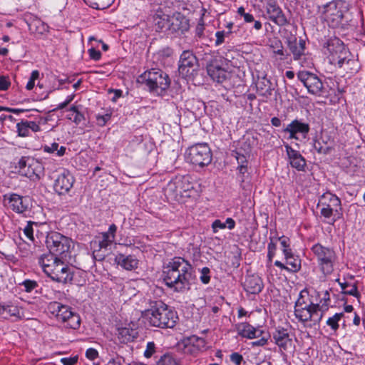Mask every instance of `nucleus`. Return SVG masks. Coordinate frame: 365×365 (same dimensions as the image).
Masks as SVG:
<instances>
[{
    "label": "nucleus",
    "instance_id": "nucleus-9",
    "mask_svg": "<svg viewBox=\"0 0 365 365\" xmlns=\"http://www.w3.org/2000/svg\"><path fill=\"white\" fill-rule=\"evenodd\" d=\"M324 48L327 49V53H329L331 63L334 65H336L340 61H344L346 56H351L344 43L338 38L329 39L324 43Z\"/></svg>",
    "mask_w": 365,
    "mask_h": 365
},
{
    "label": "nucleus",
    "instance_id": "nucleus-59",
    "mask_svg": "<svg viewBox=\"0 0 365 365\" xmlns=\"http://www.w3.org/2000/svg\"><path fill=\"white\" fill-rule=\"evenodd\" d=\"M237 169L238 170V171L240 174V180L242 184L243 182H245V178L247 176H248V175H249L248 168H247V166L241 165V166H237Z\"/></svg>",
    "mask_w": 365,
    "mask_h": 365
},
{
    "label": "nucleus",
    "instance_id": "nucleus-58",
    "mask_svg": "<svg viewBox=\"0 0 365 365\" xmlns=\"http://www.w3.org/2000/svg\"><path fill=\"white\" fill-rule=\"evenodd\" d=\"M350 289L342 291V293L344 294L351 295L359 298L360 297V294L358 292L357 286L356 284L350 285Z\"/></svg>",
    "mask_w": 365,
    "mask_h": 365
},
{
    "label": "nucleus",
    "instance_id": "nucleus-48",
    "mask_svg": "<svg viewBox=\"0 0 365 365\" xmlns=\"http://www.w3.org/2000/svg\"><path fill=\"white\" fill-rule=\"evenodd\" d=\"M26 292H31L38 287V283L35 280L26 279L21 284Z\"/></svg>",
    "mask_w": 365,
    "mask_h": 365
},
{
    "label": "nucleus",
    "instance_id": "nucleus-19",
    "mask_svg": "<svg viewBox=\"0 0 365 365\" xmlns=\"http://www.w3.org/2000/svg\"><path fill=\"white\" fill-rule=\"evenodd\" d=\"M267 14L269 19L279 26H283L289 24V21L281 8L273 0H269L266 6Z\"/></svg>",
    "mask_w": 365,
    "mask_h": 365
},
{
    "label": "nucleus",
    "instance_id": "nucleus-28",
    "mask_svg": "<svg viewBox=\"0 0 365 365\" xmlns=\"http://www.w3.org/2000/svg\"><path fill=\"white\" fill-rule=\"evenodd\" d=\"M244 287L250 294H258L263 288L262 280L258 275H249L245 279Z\"/></svg>",
    "mask_w": 365,
    "mask_h": 365
},
{
    "label": "nucleus",
    "instance_id": "nucleus-46",
    "mask_svg": "<svg viewBox=\"0 0 365 365\" xmlns=\"http://www.w3.org/2000/svg\"><path fill=\"white\" fill-rule=\"evenodd\" d=\"M267 258H268V262L271 263L272 262V259L275 255V252L277 250V244L274 242L273 238L270 237V242L268 244L267 246Z\"/></svg>",
    "mask_w": 365,
    "mask_h": 365
},
{
    "label": "nucleus",
    "instance_id": "nucleus-14",
    "mask_svg": "<svg viewBox=\"0 0 365 365\" xmlns=\"http://www.w3.org/2000/svg\"><path fill=\"white\" fill-rule=\"evenodd\" d=\"M197 64V59L194 53L189 50L184 51L179 60L178 71L180 75L184 78L191 76Z\"/></svg>",
    "mask_w": 365,
    "mask_h": 365
},
{
    "label": "nucleus",
    "instance_id": "nucleus-43",
    "mask_svg": "<svg viewBox=\"0 0 365 365\" xmlns=\"http://www.w3.org/2000/svg\"><path fill=\"white\" fill-rule=\"evenodd\" d=\"M270 82L268 80L265 81L259 82L257 84V91H262V96L271 95Z\"/></svg>",
    "mask_w": 365,
    "mask_h": 365
},
{
    "label": "nucleus",
    "instance_id": "nucleus-41",
    "mask_svg": "<svg viewBox=\"0 0 365 365\" xmlns=\"http://www.w3.org/2000/svg\"><path fill=\"white\" fill-rule=\"evenodd\" d=\"M157 365H179V361L169 354H165L159 359Z\"/></svg>",
    "mask_w": 365,
    "mask_h": 365
},
{
    "label": "nucleus",
    "instance_id": "nucleus-29",
    "mask_svg": "<svg viewBox=\"0 0 365 365\" xmlns=\"http://www.w3.org/2000/svg\"><path fill=\"white\" fill-rule=\"evenodd\" d=\"M242 148L245 153H242L240 150H235L233 151L232 156L235 158L238 166H248V158H250V153L251 151L250 138L245 139V141L244 142V147Z\"/></svg>",
    "mask_w": 365,
    "mask_h": 365
},
{
    "label": "nucleus",
    "instance_id": "nucleus-54",
    "mask_svg": "<svg viewBox=\"0 0 365 365\" xmlns=\"http://www.w3.org/2000/svg\"><path fill=\"white\" fill-rule=\"evenodd\" d=\"M30 160H34L32 158H26V157H22L18 162V165L16 167V168H19V173H20L21 170H24L28 166L29 163H31Z\"/></svg>",
    "mask_w": 365,
    "mask_h": 365
},
{
    "label": "nucleus",
    "instance_id": "nucleus-20",
    "mask_svg": "<svg viewBox=\"0 0 365 365\" xmlns=\"http://www.w3.org/2000/svg\"><path fill=\"white\" fill-rule=\"evenodd\" d=\"M206 344L203 338L192 335L185 340L184 351L186 354L195 356L206 350Z\"/></svg>",
    "mask_w": 365,
    "mask_h": 365
},
{
    "label": "nucleus",
    "instance_id": "nucleus-32",
    "mask_svg": "<svg viewBox=\"0 0 365 365\" xmlns=\"http://www.w3.org/2000/svg\"><path fill=\"white\" fill-rule=\"evenodd\" d=\"M339 68H342L348 73H355L359 71V62L353 58L346 56L344 61H340L337 63Z\"/></svg>",
    "mask_w": 365,
    "mask_h": 365
},
{
    "label": "nucleus",
    "instance_id": "nucleus-26",
    "mask_svg": "<svg viewBox=\"0 0 365 365\" xmlns=\"http://www.w3.org/2000/svg\"><path fill=\"white\" fill-rule=\"evenodd\" d=\"M287 46L291 53L293 54L294 60H298L304 54L305 41L300 38L297 41L294 36H290L287 39Z\"/></svg>",
    "mask_w": 365,
    "mask_h": 365
},
{
    "label": "nucleus",
    "instance_id": "nucleus-21",
    "mask_svg": "<svg viewBox=\"0 0 365 365\" xmlns=\"http://www.w3.org/2000/svg\"><path fill=\"white\" fill-rule=\"evenodd\" d=\"M9 204L13 211L17 213H23L29 209L30 200L28 197L12 193L9 197Z\"/></svg>",
    "mask_w": 365,
    "mask_h": 365
},
{
    "label": "nucleus",
    "instance_id": "nucleus-10",
    "mask_svg": "<svg viewBox=\"0 0 365 365\" xmlns=\"http://www.w3.org/2000/svg\"><path fill=\"white\" fill-rule=\"evenodd\" d=\"M63 260L60 258L52 269H48L47 276L53 281L66 284L72 282L74 269L65 264Z\"/></svg>",
    "mask_w": 365,
    "mask_h": 365
},
{
    "label": "nucleus",
    "instance_id": "nucleus-13",
    "mask_svg": "<svg viewBox=\"0 0 365 365\" xmlns=\"http://www.w3.org/2000/svg\"><path fill=\"white\" fill-rule=\"evenodd\" d=\"M206 71L210 78L217 83H222L230 76V73L222 66L221 61L217 58L207 61Z\"/></svg>",
    "mask_w": 365,
    "mask_h": 365
},
{
    "label": "nucleus",
    "instance_id": "nucleus-64",
    "mask_svg": "<svg viewBox=\"0 0 365 365\" xmlns=\"http://www.w3.org/2000/svg\"><path fill=\"white\" fill-rule=\"evenodd\" d=\"M78 361V357H69V358H62L61 359V362L63 365H74Z\"/></svg>",
    "mask_w": 365,
    "mask_h": 365
},
{
    "label": "nucleus",
    "instance_id": "nucleus-56",
    "mask_svg": "<svg viewBox=\"0 0 365 365\" xmlns=\"http://www.w3.org/2000/svg\"><path fill=\"white\" fill-rule=\"evenodd\" d=\"M155 351V344L153 341H150L147 344L146 349L144 351V356L146 358H150Z\"/></svg>",
    "mask_w": 365,
    "mask_h": 365
},
{
    "label": "nucleus",
    "instance_id": "nucleus-42",
    "mask_svg": "<svg viewBox=\"0 0 365 365\" xmlns=\"http://www.w3.org/2000/svg\"><path fill=\"white\" fill-rule=\"evenodd\" d=\"M16 129L18 135L20 137H27L30 135V132L28 128L25 120H21L16 124Z\"/></svg>",
    "mask_w": 365,
    "mask_h": 365
},
{
    "label": "nucleus",
    "instance_id": "nucleus-2",
    "mask_svg": "<svg viewBox=\"0 0 365 365\" xmlns=\"http://www.w3.org/2000/svg\"><path fill=\"white\" fill-rule=\"evenodd\" d=\"M143 317L150 326L163 329L173 328L178 319L177 313L161 301L152 302Z\"/></svg>",
    "mask_w": 365,
    "mask_h": 365
},
{
    "label": "nucleus",
    "instance_id": "nucleus-36",
    "mask_svg": "<svg viewBox=\"0 0 365 365\" xmlns=\"http://www.w3.org/2000/svg\"><path fill=\"white\" fill-rule=\"evenodd\" d=\"M235 222L231 217L227 218L225 222H222L220 220H215L212 224V228L215 233L217 232L219 230L225 229L226 227L229 230H232L235 228Z\"/></svg>",
    "mask_w": 365,
    "mask_h": 365
},
{
    "label": "nucleus",
    "instance_id": "nucleus-30",
    "mask_svg": "<svg viewBox=\"0 0 365 365\" xmlns=\"http://www.w3.org/2000/svg\"><path fill=\"white\" fill-rule=\"evenodd\" d=\"M235 329L238 334L242 337L255 339L259 336L258 330L248 323H239L235 325Z\"/></svg>",
    "mask_w": 365,
    "mask_h": 365
},
{
    "label": "nucleus",
    "instance_id": "nucleus-63",
    "mask_svg": "<svg viewBox=\"0 0 365 365\" xmlns=\"http://www.w3.org/2000/svg\"><path fill=\"white\" fill-rule=\"evenodd\" d=\"M93 255V258L95 259L99 260V261L103 260L106 255L105 252H102V250H100V249H98V250L95 249Z\"/></svg>",
    "mask_w": 365,
    "mask_h": 365
},
{
    "label": "nucleus",
    "instance_id": "nucleus-52",
    "mask_svg": "<svg viewBox=\"0 0 365 365\" xmlns=\"http://www.w3.org/2000/svg\"><path fill=\"white\" fill-rule=\"evenodd\" d=\"M39 77V72L37 70L33 71L30 78L26 86V88L31 91L34 87L35 81Z\"/></svg>",
    "mask_w": 365,
    "mask_h": 365
},
{
    "label": "nucleus",
    "instance_id": "nucleus-18",
    "mask_svg": "<svg viewBox=\"0 0 365 365\" xmlns=\"http://www.w3.org/2000/svg\"><path fill=\"white\" fill-rule=\"evenodd\" d=\"M310 130L309 125L302 120L295 119L283 129V132L289 134V139L299 140L298 134H301L304 138L307 136Z\"/></svg>",
    "mask_w": 365,
    "mask_h": 365
},
{
    "label": "nucleus",
    "instance_id": "nucleus-27",
    "mask_svg": "<svg viewBox=\"0 0 365 365\" xmlns=\"http://www.w3.org/2000/svg\"><path fill=\"white\" fill-rule=\"evenodd\" d=\"M170 19V16L165 14L162 11H157L153 16V23L155 31L168 34Z\"/></svg>",
    "mask_w": 365,
    "mask_h": 365
},
{
    "label": "nucleus",
    "instance_id": "nucleus-11",
    "mask_svg": "<svg viewBox=\"0 0 365 365\" xmlns=\"http://www.w3.org/2000/svg\"><path fill=\"white\" fill-rule=\"evenodd\" d=\"M297 78L307 88L309 93L319 96L323 94V83L315 73L307 71H301L297 73Z\"/></svg>",
    "mask_w": 365,
    "mask_h": 365
},
{
    "label": "nucleus",
    "instance_id": "nucleus-37",
    "mask_svg": "<svg viewBox=\"0 0 365 365\" xmlns=\"http://www.w3.org/2000/svg\"><path fill=\"white\" fill-rule=\"evenodd\" d=\"M63 323L67 328L77 329L79 328L81 324V318L77 313L73 312L65 322H63Z\"/></svg>",
    "mask_w": 365,
    "mask_h": 365
},
{
    "label": "nucleus",
    "instance_id": "nucleus-31",
    "mask_svg": "<svg viewBox=\"0 0 365 365\" xmlns=\"http://www.w3.org/2000/svg\"><path fill=\"white\" fill-rule=\"evenodd\" d=\"M60 257L51 253L42 255L38 259V263L41 266L44 273L48 275V269H51L53 266L58 261Z\"/></svg>",
    "mask_w": 365,
    "mask_h": 365
},
{
    "label": "nucleus",
    "instance_id": "nucleus-15",
    "mask_svg": "<svg viewBox=\"0 0 365 365\" xmlns=\"http://www.w3.org/2000/svg\"><path fill=\"white\" fill-rule=\"evenodd\" d=\"M74 182L72 174L68 170H63L55 180L53 189L58 195H65L72 188Z\"/></svg>",
    "mask_w": 365,
    "mask_h": 365
},
{
    "label": "nucleus",
    "instance_id": "nucleus-33",
    "mask_svg": "<svg viewBox=\"0 0 365 365\" xmlns=\"http://www.w3.org/2000/svg\"><path fill=\"white\" fill-rule=\"evenodd\" d=\"M138 336V332L135 329L122 327L118 329V338L123 343L134 341Z\"/></svg>",
    "mask_w": 365,
    "mask_h": 365
},
{
    "label": "nucleus",
    "instance_id": "nucleus-49",
    "mask_svg": "<svg viewBox=\"0 0 365 365\" xmlns=\"http://www.w3.org/2000/svg\"><path fill=\"white\" fill-rule=\"evenodd\" d=\"M278 240L280 241V244L283 247L282 251L284 255H287L288 254L292 253V250L289 248V240L284 236L279 237Z\"/></svg>",
    "mask_w": 365,
    "mask_h": 365
},
{
    "label": "nucleus",
    "instance_id": "nucleus-23",
    "mask_svg": "<svg viewBox=\"0 0 365 365\" xmlns=\"http://www.w3.org/2000/svg\"><path fill=\"white\" fill-rule=\"evenodd\" d=\"M26 169L20 171V174L30 178L32 180H40L43 175L44 169L42 164L36 160H30Z\"/></svg>",
    "mask_w": 365,
    "mask_h": 365
},
{
    "label": "nucleus",
    "instance_id": "nucleus-35",
    "mask_svg": "<svg viewBox=\"0 0 365 365\" xmlns=\"http://www.w3.org/2000/svg\"><path fill=\"white\" fill-rule=\"evenodd\" d=\"M286 259V264H287V270L290 272H297L301 268V260L297 256L295 257L292 252L284 255Z\"/></svg>",
    "mask_w": 365,
    "mask_h": 365
},
{
    "label": "nucleus",
    "instance_id": "nucleus-45",
    "mask_svg": "<svg viewBox=\"0 0 365 365\" xmlns=\"http://www.w3.org/2000/svg\"><path fill=\"white\" fill-rule=\"evenodd\" d=\"M314 148L319 154L327 155L330 153L331 148L330 146H323L319 140H315L314 143Z\"/></svg>",
    "mask_w": 365,
    "mask_h": 365
},
{
    "label": "nucleus",
    "instance_id": "nucleus-12",
    "mask_svg": "<svg viewBox=\"0 0 365 365\" xmlns=\"http://www.w3.org/2000/svg\"><path fill=\"white\" fill-rule=\"evenodd\" d=\"M320 312V304H316L308 308L300 307L295 309L294 315L299 322L304 324L312 322L314 325H316L320 322L323 317V313Z\"/></svg>",
    "mask_w": 365,
    "mask_h": 365
},
{
    "label": "nucleus",
    "instance_id": "nucleus-47",
    "mask_svg": "<svg viewBox=\"0 0 365 365\" xmlns=\"http://www.w3.org/2000/svg\"><path fill=\"white\" fill-rule=\"evenodd\" d=\"M179 181L182 182V185H180V187H182L180 189V195L183 196L184 192H186L187 191H190L191 189L193 188L192 185L190 183L188 179L187 178H183L182 179H179Z\"/></svg>",
    "mask_w": 365,
    "mask_h": 365
},
{
    "label": "nucleus",
    "instance_id": "nucleus-50",
    "mask_svg": "<svg viewBox=\"0 0 365 365\" xmlns=\"http://www.w3.org/2000/svg\"><path fill=\"white\" fill-rule=\"evenodd\" d=\"M272 47L275 48L273 52L275 54L280 56L281 59L284 60L286 58V55L284 54L283 46L280 41H275L274 45H272Z\"/></svg>",
    "mask_w": 365,
    "mask_h": 365
},
{
    "label": "nucleus",
    "instance_id": "nucleus-3",
    "mask_svg": "<svg viewBox=\"0 0 365 365\" xmlns=\"http://www.w3.org/2000/svg\"><path fill=\"white\" fill-rule=\"evenodd\" d=\"M321 17L330 27L336 28L346 25L349 21L347 17L348 4L342 0H333L322 7H319Z\"/></svg>",
    "mask_w": 365,
    "mask_h": 365
},
{
    "label": "nucleus",
    "instance_id": "nucleus-8",
    "mask_svg": "<svg viewBox=\"0 0 365 365\" xmlns=\"http://www.w3.org/2000/svg\"><path fill=\"white\" fill-rule=\"evenodd\" d=\"M187 160L192 164L203 167L212 161V153L207 143H197L188 149Z\"/></svg>",
    "mask_w": 365,
    "mask_h": 365
},
{
    "label": "nucleus",
    "instance_id": "nucleus-38",
    "mask_svg": "<svg viewBox=\"0 0 365 365\" xmlns=\"http://www.w3.org/2000/svg\"><path fill=\"white\" fill-rule=\"evenodd\" d=\"M306 294H308V292L306 289H303L299 292V297L295 302L294 309L300 307L308 308L316 304L312 302H308L306 301L304 299Z\"/></svg>",
    "mask_w": 365,
    "mask_h": 365
},
{
    "label": "nucleus",
    "instance_id": "nucleus-5",
    "mask_svg": "<svg viewBox=\"0 0 365 365\" xmlns=\"http://www.w3.org/2000/svg\"><path fill=\"white\" fill-rule=\"evenodd\" d=\"M46 245L51 253L68 261L71 250L74 247L73 240L58 232H50L46 237Z\"/></svg>",
    "mask_w": 365,
    "mask_h": 365
},
{
    "label": "nucleus",
    "instance_id": "nucleus-40",
    "mask_svg": "<svg viewBox=\"0 0 365 365\" xmlns=\"http://www.w3.org/2000/svg\"><path fill=\"white\" fill-rule=\"evenodd\" d=\"M180 185H182V182L179 181V179H176L175 180L171 181L168 183L165 191L168 193L173 192V195L177 197L178 195H180V189L182 188Z\"/></svg>",
    "mask_w": 365,
    "mask_h": 365
},
{
    "label": "nucleus",
    "instance_id": "nucleus-55",
    "mask_svg": "<svg viewBox=\"0 0 365 365\" xmlns=\"http://www.w3.org/2000/svg\"><path fill=\"white\" fill-rule=\"evenodd\" d=\"M231 33V31L225 32V31H220L216 32L215 36H216V41H215V45L219 46L221 45L224 41L225 37L226 35H228Z\"/></svg>",
    "mask_w": 365,
    "mask_h": 365
},
{
    "label": "nucleus",
    "instance_id": "nucleus-53",
    "mask_svg": "<svg viewBox=\"0 0 365 365\" xmlns=\"http://www.w3.org/2000/svg\"><path fill=\"white\" fill-rule=\"evenodd\" d=\"M210 270L208 267H205L200 271V280L201 282L206 284L210 282Z\"/></svg>",
    "mask_w": 365,
    "mask_h": 365
},
{
    "label": "nucleus",
    "instance_id": "nucleus-22",
    "mask_svg": "<svg viewBox=\"0 0 365 365\" xmlns=\"http://www.w3.org/2000/svg\"><path fill=\"white\" fill-rule=\"evenodd\" d=\"M284 148L291 166L299 171L304 170L306 166L304 158L298 150L293 149L288 143L284 144Z\"/></svg>",
    "mask_w": 365,
    "mask_h": 365
},
{
    "label": "nucleus",
    "instance_id": "nucleus-57",
    "mask_svg": "<svg viewBox=\"0 0 365 365\" xmlns=\"http://www.w3.org/2000/svg\"><path fill=\"white\" fill-rule=\"evenodd\" d=\"M32 225L33 222H29L25 228L24 229V232L28 239L33 241L34 240V237Z\"/></svg>",
    "mask_w": 365,
    "mask_h": 365
},
{
    "label": "nucleus",
    "instance_id": "nucleus-24",
    "mask_svg": "<svg viewBox=\"0 0 365 365\" xmlns=\"http://www.w3.org/2000/svg\"><path fill=\"white\" fill-rule=\"evenodd\" d=\"M48 310L56 315V319L61 322H65L71 313V308L68 306L63 305L58 302H52L48 304Z\"/></svg>",
    "mask_w": 365,
    "mask_h": 365
},
{
    "label": "nucleus",
    "instance_id": "nucleus-25",
    "mask_svg": "<svg viewBox=\"0 0 365 365\" xmlns=\"http://www.w3.org/2000/svg\"><path fill=\"white\" fill-rule=\"evenodd\" d=\"M115 262L123 269L132 271L138 268L139 260L134 255H125L124 254H118L115 257Z\"/></svg>",
    "mask_w": 365,
    "mask_h": 365
},
{
    "label": "nucleus",
    "instance_id": "nucleus-60",
    "mask_svg": "<svg viewBox=\"0 0 365 365\" xmlns=\"http://www.w3.org/2000/svg\"><path fill=\"white\" fill-rule=\"evenodd\" d=\"M10 86V81L8 77L0 76V91H6Z\"/></svg>",
    "mask_w": 365,
    "mask_h": 365
},
{
    "label": "nucleus",
    "instance_id": "nucleus-34",
    "mask_svg": "<svg viewBox=\"0 0 365 365\" xmlns=\"http://www.w3.org/2000/svg\"><path fill=\"white\" fill-rule=\"evenodd\" d=\"M69 113L67 115V119L73 121L76 125H79L82 122L85 121L86 118L83 113H82L79 110L78 106H72L68 110Z\"/></svg>",
    "mask_w": 365,
    "mask_h": 365
},
{
    "label": "nucleus",
    "instance_id": "nucleus-62",
    "mask_svg": "<svg viewBox=\"0 0 365 365\" xmlns=\"http://www.w3.org/2000/svg\"><path fill=\"white\" fill-rule=\"evenodd\" d=\"M90 58L94 61H98L101 57V53L100 51L91 48L88 50Z\"/></svg>",
    "mask_w": 365,
    "mask_h": 365
},
{
    "label": "nucleus",
    "instance_id": "nucleus-44",
    "mask_svg": "<svg viewBox=\"0 0 365 365\" xmlns=\"http://www.w3.org/2000/svg\"><path fill=\"white\" fill-rule=\"evenodd\" d=\"M3 314H6L9 316L17 317L19 314V309L14 305H3Z\"/></svg>",
    "mask_w": 365,
    "mask_h": 365
},
{
    "label": "nucleus",
    "instance_id": "nucleus-6",
    "mask_svg": "<svg viewBox=\"0 0 365 365\" xmlns=\"http://www.w3.org/2000/svg\"><path fill=\"white\" fill-rule=\"evenodd\" d=\"M145 83L152 92L161 94L168 88L170 80L168 75L160 69L153 68L141 74L138 80Z\"/></svg>",
    "mask_w": 365,
    "mask_h": 365
},
{
    "label": "nucleus",
    "instance_id": "nucleus-7",
    "mask_svg": "<svg viewBox=\"0 0 365 365\" xmlns=\"http://www.w3.org/2000/svg\"><path fill=\"white\" fill-rule=\"evenodd\" d=\"M311 250L317 259L322 272L325 275L332 273L337 259L335 251L332 248L323 246L319 243L314 245Z\"/></svg>",
    "mask_w": 365,
    "mask_h": 365
},
{
    "label": "nucleus",
    "instance_id": "nucleus-61",
    "mask_svg": "<svg viewBox=\"0 0 365 365\" xmlns=\"http://www.w3.org/2000/svg\"><path fill=\"white\" fill-rule=\"evenodd\" d=\"M230 360L236 365H240L243 361V357L237 352H234L230 355Z\"/></svg>",
    "mask_w": 365,
    "mask_h": 365
},
{
    "label": "nucleus",
    "instance_id": "nucleus-16",
    "mask_svg": "<svg viewBox=\"0 0 365 365\" xmlns=\"http://www.w3.org/2000/svg\"><path fill=\"white\" fill-rule=\"evenodd\" d=\"M189 28V20L180 13H176L170 16L168 34H182Z\"/></svg>",
    "mask_w": 365,
    "mask_h": 365
},
{
    "label": "nucleus",
    "instance_id": "nucleus-4",
    "mask_svg": "<svg viewBox=\"0 0 365 365\" xmlns=\"http://www.w3.org/2000/svg\"><path fill=\"white\" fill-rule=\"evenodd\" d=\"M318 207H321L320 213L325 219L329 220L328 223H334L343 217L341 202L336 195L327 192L319 197Z\"/></svg>",
    "mask_w": 365,
    "mask_h": 365
},
{
    "label": "nucleus",
    "instance_id": "nucleus-17",
    "mask_svg": "<svg viewBox=\"0 0 365 365\" xmlns=\"http://www.w3.org/2000/svg\"><path fill=\"white\" fill-rule=\"evenodd\" d=\"M273 339L282 353L291 351L294 348L292 339L288 331L284 328H278L275 330L273 333Z\"/></svg>",
    "mask_w": 365,
    "mask_h": 365
},
{
    "label": "nucleus",
    "instance_id": "nucleus-1",
    "mask_svg": "<svg viewBox=\"0 0 365 365\" xmlns=\"http://www.w3.org/2000/svg\"><path fill=\"white\" fill-rule=\"evenodd\" d=\"M162 277L165 285L177 292L190 289L192 267L182 257H174L163 266Z\"/></svg>",
    "mask_w": 365,
    "mask_h": 365
},
{
    "label": "nucleus",
    "instance_id": "nucleus-39",
    "mask_svg": "<svg viewBox=\"0 0 365 365\" xmlns=\"http://www.w3.org/2000/svg\"><path fill=\"white\" fill-rule=\"evenodd\" d=\"M344 313H336L333 317H329L327 320V324L331 327V329L336 331L339 329V322L344 317Z\"/></svg>",
    "mask_w": 365,
    "mask_h": 365
},
{
    "label": "nucleus",
    "instance_id": "nucleus-51",
    "mask_svg": "<svg viewBox=\"0 0 365 365\" xmlns=\"http://www.w3.org/2000/svg\"><path fill=\"white\" fill-rule=\"evenodd\" d=\"M330 302V295L329 291L326 290L324 294L323 297L320 301L321 303H322V305H320L321 312H324L325 310L328 309L329 302Z\"/></svg>",
    "mask_w": 365,
    "mask_h": 365
}]
</instances>
